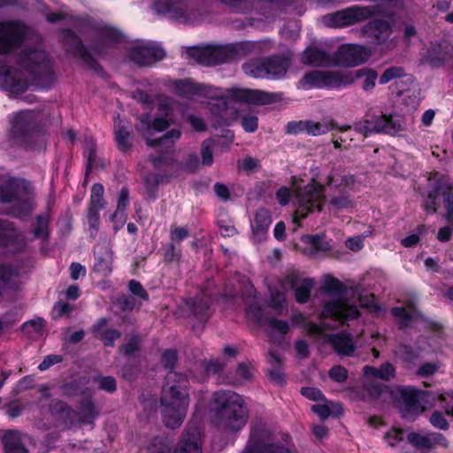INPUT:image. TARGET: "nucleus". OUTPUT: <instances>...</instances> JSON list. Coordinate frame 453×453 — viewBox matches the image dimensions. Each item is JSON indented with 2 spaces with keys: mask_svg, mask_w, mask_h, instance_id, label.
<instances>
[{
  "mask_svg": "<svg viewBox=\"0 0 453 453\" xmlns=\"http://www.w3.org/2000/svg\"><path fill=\"white\" fill-rule=\"evenodd\" d=\"M17 64L30 77V81L22 72L0 62V88L13 95L24 94L30 86L36 90H48L55 81L53 64L44 50L25 48L17 56Z\"/></svg>",
  "mask_w": 453,
  "mask_h": 453,
  "instance_id": "obj_1",
  "label": "nucleus"
},
{
  "mask_svg": "<svg viewBox=\"0 0 453 453\" xmlns=\"http://www.w3.org/2000/svg\"><path fill=\"white\" fill-rule=\"evenodd\" d=\"M178 353L167 349L161 355V364L168 370L162 389L160 403L165 426L175 429L181 426L189 404V380L182 372L174 371Z\"/></svg>",
  "mask_w": 453,
  "mask_h": 453,
  "instance_id": "obj_2",
  "label": "nucleus"
},
{
  "mask_svg": "<svg viewBox=\"0 0 453 453\" xmlns=\"http://www.w3.org/2000/svg\"><path fill=\"white\" fill-rule=\"evenodd\" d=\"M211 411L220 427L231 432L242 430L249 419V409L243 397L231 390L213 393Z\"/></svg>",
  "mask_w": 453,
  "mask_h": 453,
  "instance_id": "obj_3",
  "label": "nucleus"
},
{
  "mask_svg": "<svg viewBox=\"0 0 453 453\" xmlns=\"http://www.w3.org/2000/svg\"><path fill=\"white\" fill-rule=\"evenodd\" d=\"M259 47V42L243 41L225 45L191 47L188 50V55L203 65L215 66L237 60L257 51Z\"/></svg>",
  "mask_w": 453,
  "mask_h": 453,
  "instance_id": "obj_4",
  "label": "nucleus"
},
{
  "mask_svg": "<svg viewBox=\"0 0 453 453\" xmlns=\"http://www.w3.org/2000/svg\"><path fill=\"white\" fill-rule=\"evenodd\" d=\"M75 23L81 28L94 32L95 39L90 48L99 58H105L110 49L126 42V35L119 28L98 22L90 16L77 17Z\"/></svg>",
  "mask_w": 453,
  "mask_h": 453,
  "instance_id": "obj_5",
  "label": "nucleus"
},
{
  "mask_svg": "<svg viewBox=\"0 0 453 453\" xmlns=\"http://www.w3.org/2000/svg\"><path fill=\"white\" fill-rule=\"evenodd\" d=\"M153 10L178 24L198 23L204 16L199 0H154Z\"/></svg>",
  "mask_w": 453,
  "mask_h": 453,
  "instance_id": "obj_6",
  "label": "nucleus"
},
{
  "mask_svg": "<svg viewBox=\"0 0 453 453\" xmlns=\"http://www.w3.org/2000/svg\"><path fill=\"white\" fill-rule=\"evenodd\" d=\"M43 134V126L38 114L33 111H19L11 120V138L26 150H32L37 140Z\"/></svg>",
  "mask_w": 453,
  "mask_h": 453,
  "instance_id": "obj_7",
  "label": "nucleus"
},
{
  "mask_svg": "<svg viewBox=\"0 0 453 453\" xmlns=\"http://www.w3.org/2000/svg\"><path fill=\"white\" fill-rule=\"evenodd\" d=\"M292 64L291 58L285 55H272L265 58L250 59L242 65L245 74L266 80L283 79Z\"/></svg>",
  "mask_w": 453,
  "mask_h": 453,
  "instance_id": "obj_8",
  "label": "nucleus"
},
{
  "mask_svg": "<svg viewBox=\"0 0 453 453\" xmlns=\"http://www.w3.org/2000/svg\"><path fill=\"white\" fill-rule=\"evenodd\" d=\"M326 187L314 179L296 190V209L294 222L304 219L314 211H321L326 200Z\"/></svg>",
  "mask_w": 453,
  "mask_h": 453,
  "instance_id": "obj_9",
  "label": "nucleus"
},
{
  "mask_svg": "<svg viewBox=\"0 0 453 453\" xmlns=\"http://www.w3.org/2000/svg\"><path fill=\"white\" fill-rule=\"evenodd\" d=\"M273 437V431L264 422L252 423L248 441L242 453H294L284 443L274 441Z\"/></svg>",
  "mask_w": 453,
  "mask_h": 453,
  "instance_id": "obj_10",
  "label": "nucleus"
},
{
  "mask_svg": "<svg viewBox=\"0 0 453 453\" xmlns=\"http://www.w3.org/2000/svg\"><path fill=\"white\" fill-rule=\"evenodd\" d=\"M385 14V9L380 4L369 6L356 4L337 11L328 15L327 18L331 27H344L372 19V17H381Z\"/></svg>",
  "mask_w": 453,
  "mask_h": 453,
  "instance_id": "obj_11",
  "label": "nucleus"
},
{
  "mask_svg": "<svg viewBox=\"0 0 453 453\" xmlns=\"http://www.w3.org/2000/svg\"><path fill=\"white\" fill-rule=\"evenodd\" d=\"M61 35L65 50L69 56L81 59L84 65L88 69L93 70L98 76L102 78L107 76L104 68L98 63L89 49L72 28L62 29Z\"/></svg>",
  "mask_w": 453,
  "mask_h": 453,
  "instance_id": "obj_12",
  "label": "nucleus"
},
{
  "mask_svg": "<svg viewBox=\"0 0 453 453\" xmlns=\"http://www.w3.org/2000/svg\"><path fill=\"white\" fill-rule=\"evenodd\" d=\"M27 26L19 19L0 21V55L19 49L27 36Z\"/></svg>",
  "mask_w": 453,
  "mask_h": 453,
  "instance_id": "obj_13",
  "label": "nucleus"
},
{
  "mask_svg": "<svg viewBox=\"0 0 453 453\" xmlns=\"http://www.w3.org/2000/svg\"><path fill=\"white\" fill-rule=\"evenodd\" d=\"M426 395L422 389L412 386H407L399 389L400 401L398 410L404 419L415 420L424 411L421 400Z\"/></svg>",
  "mask_w": 453,
  "mask_h": 453,
  "instance_id": "obj_14",
  "label": "nucleus"
},
{
  "mask_svg": "<svg viewBox=\"0 0 453 453\" xmlns=\"http://www.w3.org/2000/svg\"><path fill=\"white\" fill-rule=\"evenodd\" d=\"M371 50L364 45L346 43L333 54V63L345 67H355L366 62Z\"/></svg>",
  "mask_w": 453,
  "mask_h": 453,
  "instance_id": "obj_15",
  "label": "nucleus"
},
{
  "mask_svg": "<svg viewBox=\"0 0 453 453\" xmlns=\"http://www.w3.org/2000/svg\"><path fill=\"white\" fill-rule=\"evenodd\" d=\"M229 97L234 102L254 105H267L282 99V93L266 92L260 89L233 88L228 91Z\"/></svg>",
  "mask_w": 453,
  "mask_h": 453,
  "instance_id": "obj_16",
  "label": "nucleus"
},
{
  "mask_svg": "<svg viewBox=\"0 0 453 453\" xmlns=\"http://www.w3.org/2000/svg\"><path fill=\"white\" fill-rule=\"evenodd\" d=\"M129 60L138 66H150L165 57V51L157 44L148 43L132 47L127 55Z\"/></svg>",
  "mask_w": 453,
  "mask_h": 453,
  "instance_id": "obj_17",
  "label": "nucleus"
},
{
  "mask_svg": "<svg viewBox=\"0 0 453 453\" xmlns=\"http://www.w3.org/2000/svg\"><path fill=\"white\" fill-rule=\"evenodd\" d=\"M283 288L294 291L296 303L304 304L309 302L311 296V289L314 287V280L311 278L302 279L296 272H291L285 275L281 281Z\"/></svg>",
  "mask_w": 453,
  "mask_h": 453,
  "instance_id": "obj_18",
  "label": "nucleus"
},
{
  "mask_svg": "<svg viewBox=\"0 0 453 453\" xmlns=\"http://www.w3.org/2000/svg\"><path fill=\"white\" fill-rule=\"evenodd\" d=\"M407 441L415 449L421 450H431L435 447L443 449L449 447V441L444 434L433 431H428L425 434L410 432L407 435Z\"/></svg>",
  "mask_w": 453,
  "mask_h": 453,
  "instance_id": "obj_19",
  "label": "nucleus"
},
{
  "mask_svg": "<svg viewBox=\"0 0 453 453\" xmlns=\"http://www.w3.org/2000/svg\"><path fill=\"white\" fill-rule=\"evenodd\" d=\"M373 129L376 134L396 135L405 128L403 117L396 113L372 114Z\"/></svg>",
  "mask_w": 453,
  "mask_h": 453,
  "instance_id": "obj_20",
  "label": "nucleus"
},
{
  "mask_svg": "<svg viewBox=\"0 0 453 453\" xmlns=\"http://www.w3.org/2000/svg\"><path fill=\"white\" fill-rule=\"evenodd\" d=\"M173 453H202V434L197 426L185 428Z\"/></svg>",
  "mask_w": 453,
  "mask_h": 453,
  "instance_id": "obj_21",
  "label": "nucleus"
},
{
  "mask_svg": "<svg viewBox=\"0 0 453 453\" xmlns=\"http://www.w3.org/2000/svg\"><path fill=\"white\" fill-rule=\"evenodd\" d=\"M29 191V181L23 178H12L0 187V201L4 203H11L18 198L27 196Z\"/></svg>",
  "mask_w": 453,
  "mask_h": 453,
  "instance_id": "obj_22",
  "label": "nucleus"
},
{
  "mask_svg": "<svg viewBox=\"0 0 453 453\" xmlns=\"http://www.w3.org/2000/svg\"><path fill=\"white\" fill-rule=\"evenodd\" d=\"M363 27L362 33L369 38H372L378 44L385 43L392 34V22L372 17Z\"/></svg>",
  "mask_w": 453,
  "mask_h": 453,
  "instance_id": "obj_23",
  "label": "nucleus"
},
{
  "mask_svg": "<svg viewBox=\"0 0 453 453\" xmlns=\"http://www.w3.org/2000/svg\"><path fill=\"white\" fill-rule=\"evenodd\" d=\"M27 246V237L19 230L9 227L0 219V247L12 248L15 252H22Z\"/></svg>",
  "mask_w": 453,
  "mask_h": 453,
  "instance_id": "obj_24",
  "label": "nucleus"
},
{
  "mask_svg": "<svg viewBox=\"0 0 453 453\" xmlns=\"http://www.w3.org/2000/svg\"><path fill=\"white\" fill-rule=\"evenodd\" d=\"M345 178L335 173H330L326 178V186L330 188H340V195L331 197L329 206L333 209L343 210L352 208L354 203L345 192Z\"/></svg>",
  "mask_w": 453,
  "mask_h": 453,
  "instance_id": "obj_25",
  "label": "nucleus"
},
{
  "mask_svg": "<svg viewBox=\"0 0 453 453\" xmlns=\"http://www.w3.org/2000/svg\"><path fill=\"white\" fill-rule=\"evenodd\" d=\"M354 82L350 73L339 71H319V83L320 88H346Z\"/></svg>",
  "mask_w": 453,
  "mask_h": 453,
  "instance_id": "obj_26",
  "label": "nucleus"
},
{
  "mask_svg": "<svg viewBox=\"0 0 453 453\" xmlns=\"http://www.w3.org/2000/svg\"><path fill=\"white\" fill-rule=\"evenodd\" d=\"M175 93L184 98L193 96H206L211 87L203 83L196 82L191 79L176 80L173 82Z\"/></svg>",
  "mask_w": 453,
  "mask_h": 453,
  "instance_id": "obj_27",
  "label": "nucleus"
},
{
  "mask_svg": "<svg viewBox=\"0 0 453 453\" xmlns=\"http://www.w3.org/2000/svg\"><path fill=\"white\" fill-rule=\"evenodd\" d=\"M301 61L306 65L322 67L333 63V56L331 57L324 50L310 46L303 52Z\"/></svg>",
  "mask_w": 453,
  "mask_h": 453,
  "instance_id": "obj_28",
  "label": "nucleus"
},
{
  "mask_svg": "<svg viewBox=\"0 0 453 453\" xmlns=\"http://www.w3.org/2000/svg\"><path fill=\"white\" fill-rule=\"evenodd\" d=\"M329 343L339 356L351 357L356 350V345L349 334L338 333L329 337Z\"/></svg>",
  "mask_w": 453,
  "mask_h": 453,
  "instance_id": "obj_29",
  "label": "nucleus"
},
{
  "mask_svg": "<svg viewBox=\"0 0 453 453\" xmlns=\"http://www.w3.org/2000/svg\"><path fill=\"white\" fill-rule=\"evenodd\" d=\"M268 363L271 368L267 370V376L273 384L283 387L286 384V376L283 372V361L273 350L268 353Z\"/></svg>",
  "mask_w": 453,
  "mask_h": 453,
  "instance_id": "obj_30",
  "label": "nucleus"
},
{
  "mask_svg": "<svg viewBox=\"0 0 453 453\" xmlns=\"http://www.w3.org/2000/svg\"><path fill=\"white\" fill-rule=\"evenodd\" d=\"M159 154L157 156H150L149 161L156 169L163 166H177L180 167L181 163L178 161L175 149L163 147L158 148Z\"/></svg>",
  "mask_w": 453,
  "mask_h": 453,
  "instance_id": "obj_31",
  "label": "nucleus"
},
{
  "mask_svg": "<svg viewBox=\"0 0 453 453\" xmlns=\"http://www.w3.org/2000/svg\"><path fill=\"white\" fill-rule=\"evenodd\" d=\"M192 316L200 323L205 324L210 318V302L203 296H196L187 301Z\"/></svg>",
  "mask_w": 453,
  "mask_h": 453,
  "instance_id": "obj_32",
  "label": "nucleus"
},
{
  "mask_svg": "<svg viewBox=\"0 0 453 453\" xmlns=\"http://www.w3.org/2000/svg\"><path fill=\"white\" fill-rule=\"evenodd\" d=\"M50 216L49 212L35 216L34 226L31 230L35 239L40 240L42 244L49 242L50 238Z\"/></svg>",
  "mask_w": 453,
  "mask_h": 453,
  "instance_id": "obj_33",
  "label": "nucleus"
},
{
  "mask_svg": "<svg viewBox=\"0 0 453 453\" xmlns=\"http://www.w3.org/2000/svg\"><path fill=\"white\" fill-rule=\"evenodd\" d=\"M272 224L270 211L265 208L258 209L254 217V222L251 225L254 235L262 237L267 234L269 226Z\"/></svg>",
  "mask_w": 453,
  "mask_h": 453,
  "instance_id": "obj_34",
  "label": "nucleus"
},
{
  "mask_svg": "<svg viewBox=\"0 0 453 453\" xmlns=\"http://www.w3.org/2000/svg\"><path fill=\"white\" fill-rule=\"evenodd\" d=\"M133 134L130 132L125 126H115L114 127V140L117 145L118 150L123 153L127 154L131 151L134 142H133Z\"/></svg>",
  "mask_w": 453,
  "mask_h": 453,
  "instance_id": "obj_35",
  "label": "nucleus"
},
{
  "mask_svg": "<svg viewBox=\"0 0 453 453\" xmlns=\"http://www.w3.org/2000/svg\"><path fill=\"white\" fill-rule=\"evenodd\" d=\"M180 137L181 131L178 128H173L159 138L146 139V144L151 148L167 147L175 149V143Z\"/></svg>",
  "mask_w": 453,
  "mask_h": 453,
  "instance_id": "obj_36",
  "label": "nucleus"
},
{
  "mask_svg": "<svg viewBox=\"0 0 453 453\" xmlns=\"http://www.w3.org/2000/svg\"><path fill=\"white\" fill-rule=\"evenodd\" d=\"M129 205V190L127 187H122L118 196L117 208L111 216V220L119 223V227L123 226L127 220V208Z\"/></svg>",
  "mask_w": 453,
  "mask_h": 453,
  "instance_id": "obj_37",
  "label": "nucleus"
},
{
  "mask_svg": "<svg viewBox=\"0 0 453 453\" xmlns=\"http://www.w3.org/2000/svg\"><path fill=\"white\" fill-rule=\"evenodd\" d=\"M171 177L166 173H150L144 176L143 178V185L146 191V196L150 199H156L157 192H158V186L161 182L164 181L165 179Z\"/></svg>",
  "mask_w": 453,
  "mask_h": 453,
  "instance_id": "obj_38",
  "label": "nucleus"
},
{
  "mask_svg": "<svg viewBox=\"0 0 453 453\" xmlns=\"http://www.w3.org/2000/svg\"><path fill=\"white\" fill-rule=\"evenodd\" d=\"M372 120H373V116L368 113L363 120L356 121L351 126L359 143L370 137L372 134H376L373 129V121Z\"/></svg>",
  "mask_w": 453,
  "mask_h": 453,
  "instance_id": "obj_39",
  "label": "nucleus"
},
{
  "mask_svg": "<svg viewBox=\"0 0 453 453\" xmlns=\"http://www.w3.org/2000/svg\"><path fill=\"white\" fill-rule=\"evenodd\" d=\"M387 388L388 386L385 385L368 383L364 386L362 390L353 388L352 391L359 400L365 401L366 398H368L371 401H376L381 396Z\"/></svg>",
  "mask_w": 453,
  "mask_h": 453,
  "instance_id": "obj_40",
  "label": "nucleus"
},
{
  "mask_svg": "<svg viewBox=\"0 0 453 453\" xmlns=\"http://www.w3.org/2000/svg\"><path fill=\"white\" fill-rule=\"evenodd\" d=\"M344 298L327 301L324 303L321 315L323 318L342 321Z\"/></svg>",
  "mask_w": 453,
  "mask_h": 453,
  "instance_id": "obj_41",
  "label": "nucleus"
},
{
  "mask_svg": "<svg viewBox=\"0 0 453 453\" xmlns=\"http://www.w3.org/2000/svg\"><path fill=\"white\" fill-rule=\"evenodd\" d=\"M396 354L400 359L408 365H414L421 357L420 349L407 343H400L396 347Z\"/></svg>",
  "mask_w": 453,
  "mask_h": 453,
  "instance_id": "obj_42",
  "label": "nucleus"
},
{
  "mask_svg": "<svg viewBox=\"0 0 453 453\" xmlns=\"http://www.w3.org/2000/svg\"><path fill=\"white\" fill-rule=\"evenodd\" d=\"M4 453H27L20 439L13 431H7L3 437Z\"/></svg>",
  "mask_w": 453,
  "mask_h": 453,
  "instance_id": "obj_43",
  "label": "nucleus"
},
{
  "mask_svg": "<svg viewBox=\"0 0 453 453\" xmlns=\"http://www.w3.org/2000/svg\"><path fill=\"white\" fill-rule=\"evenodd\" d=\"M12 203H13L10 208V214L14 218L21 219L27 217L33 211L32 201L28 197V195L18 198V200H14Z\"/></svg>",
  "mask_w": 453,
  "mask_h": 453,
  "instance_id": "obj_44",
  "label": "nucleus"
},
{
  "mask_svg": "<svg viewBox=\"0 0 453 453\" xmlns=\"http://www.w3.org/2000/svg\"><path fill=\"white\" fill-rule=\"evenodd\" d=\"M79 410L81 419L85 423H90L99 416V412L91 396L80 401Z\"/></svg>",
  "mask_w": 453,
  "mask_h": 453,
  "instance_id": "obj_45",
  "label": "nucleus"
},
{
  "mask_svg": "<svg viewBox=\"0 0 453 453\" xmlns=\"http://www.w3.org/2000/svg\"><path fill=\"white\" fill-rule=\"evenodd\" d=\"M140 362L139 360L134 361L128 358L127 361L119 368L120 376L127 381H134L140 373Z\"/></svg>",
  "mask_w": 453,
  "mask_h": 453,
  "instance_id": "obj_46",
  "label": "nucleus"
},
{
  "mask_svg": "<svg viewBox=\"0 0 453 453\" xmlns=\"http://www.w3.org/2000/svg\"><path fill=\"white\" fill-rule=\"evenodd\" d=\"M338 130L339 139L342 142H343V147L345 149H350L352 147H357L359 145V142H357V137L354 134L352 130V127L350 125H344L339 127L335 129Z\"/></svg>",
  "mask_w": 453,
  "mask_h": 453,
  "instance_id": "obj_47",
  "label": "nucleus"
},
{
  "mask_svg": "<svg viewBox=\"0 0 453 453\" xmlns=\"http://www.w3.org/2000/svg\"><path fill=\"white\" fill-rule=\"evenodd\" d=\"M426 60L433 66H439L444 64L447 59V52L443 50L441 45H432L426 52Z\"/></svg>",
  "mask_w": 453,
  "mask_h": 453,
  "instance_id": "obj_48",
  "label": "nucleus"
},
{
  "mask_svg": "<svg viewBox=\"0 0 453 453\" xmlns=\"http://www.w3.org/2000/svg\"><path fill=\"white\" fill-rule=\"evenodd\" d=\"M357 78H364L362 88L365 91H371L375 87L378 73L375 70L365 67L357 71Z\"/></svg>",
  "mask_w": 453,
  "mask_h": 453,
  "instance_id": "obj_49",
  "label": "nucleus"
},
{
  "mask_svg": "<svg viewBox=\"0 0 453 453\" xmlns=\"http://www.w3.org/2000/svg\"><path fill=\"white\" fill-rule=\"evenodd\" d=\"M142 347L141 337L138 334L132 335L127 342L119 346V351L121 355L131 357L135 352H138Z\"/></svg>",
  "mask_w": 453,
  "mask_h": 453,
  "instance_id": "obj_50",
  "label": "nucleus"
},
{
  "mask_svg": "<svg viewBox=\"0 0 453 453\" xmlns=\"http://www.w3.org/2000/svg\"><path fill=\"white\" fill-rule=\"evenodd\" d=\"M360 307L370 313L378 314L382 311L381 305L378 303L374 294L360 295L358 296Z\"/></svg>",
  "mask_w": 453,
  "mask_h": 453,
  "instance_id": "obj_51",
  "label": "nucleus"
},
{
  "mask_svg": "<svg viewBox=\"0 0 453 453\" xmlns=\"http://www.w3.org/2000/svg\"><path fill=\"white\" fill-rule=\"evenodd\" d=\"M303 240L316 251H328L331 249L329 242L326 240L324 235L307 234L303 237Z\"/></svg>",
  "mask_w": 453,
  "mask_h": 453,
  "instance_id": "obj_52",
  "label": "nucleus"
},
{
  "mask_svg": "<svg viewBox=\"0 0 453 453\" xmlns=\"http://www.w3.org/2000/svg\"><path fill=\"white\" fill-rule=\"evenodd\" d=\"M104 188L101 183H95L91 188L89 206L104 208L105 201L104 199Z\"/></svg>",
  "mask_w": 453,
  "mask_h": 453,
  "instance_id": "obj_53",
  "label": "nucleus"
},
{
  "mask_svg": "<svg viewBox=\"0 0 453 453\" xmlns=\"http://www.w3.org/2000/svg\"><path fill=\"white\" fill-rule=\"evenodd\" d=\"M298 88H302L306 90L313 88H320V84L319 83V70L305 73L298 81Z\"/></svg>",
  "mask_w": 453,
  "mask_h": 453,
  "instance_id": "obj_54",
  "label": "nucleus"
},
{
  "mask_svg": "<svg viewBox=\"0 0 453 453\" xmlns=\"http://www.w3.org/2000/svg\"><path fill=\"white\" fill-rule=\"evenodd\" d=\"M441 197L446 208V219L453 220V188L450 186H442Z\"/></svg>",
  "mask_w": 453,
  "mask_h": 453,
  "instance_id": "obj_55",
  "label": "nucleus"
},
{
  "mask_svg": "<svg viewBox=\"0 0 453 453\" xmlns=\"http://www.w3.org/2000/svg\"><path fill=\"white\" fill-rule=\"evenodd\" d=\"M322 288L325 293L330 295L342 294L345 290L344 285L337 278L331 275L326 278Z\"/></svg>",
  "mask_w": 453,
  "mask_h": 453,
  "instance_id": "obj_56",
  "label": "nucleus"
},
{
  "mask_svg": "<svg viewBox=\"0 0 453 453\" xmlns=\"http://www.w3.org/2000/svg\"><path fill=\"white\" fill-rule=\"evenodd\" d=\"M214 142L211 138L206 139L201 145L202 165L211 166L213 164Z\"/></svg>",
  "mask_w": 453,
  "mask_h": 453,
  "instance_id": "obj_57",
  "label": "nucleus"
},
{
  "mask_svg": "<svg viewBox=\"0 0 453 453\" xmlns=\"http://www.w3.org/2000/svg\"><path fill=\"white\" fill-rule=\"evenodd\" d=\"M84 154L87 157L85 173L86 176H88L91 173L96 158V144L93 140H90L86 143Z\"/></svg>",
  "mask_w": 453,
  "mask_h": 453,
  "instance_id": "obj_58",
  "label": "nucleus"
},
{
  "mask_svg": "<svg viewBox=\"0 0 453 453\" xmlns=\"http://www.w3.org/2000/svg\"><path fill=\"white\" fill-rule=\"evenodd\" d=\"M406 76L404 68L401 66H391L387 68L380 75L379 82L385 85L395 78Z\"/></svg>",
  "mask_w": 453,
  "mask_h": 453,
  "instance_id": "obj_59",
  "label": "nucleus"
},
{
  "mask_svg": "<svg viewBox=\"0 0 453 453\" xmlns=\"http://www.w3.org/2000/svg\"><path fill=\"white\" fill-rule=\"evenodd\" d=\"M213 140L214 145L219 146L223 150H227L234 140V133L230 129H223L221 134L216 135Z\"/></svg>",
  "mask_w": 453,
  "mask_h": 453,
  "instance_id": "obj_60",
  "label": "nucleus"
},
{
  "mask_svg": "<svg viewBox=\"0 0 453 453\" xmlns=\"http://www.w3.org/2000/svg\"><path fill=\"white\" fill-rule=\"evenodd\" d=\"M442 186H436L433 191H430L427 200L425 203V210L428 213H435L437 211L438 203L437 198L441 196Z\"/></svg>",
  "mask_w": 453,
  "mask_h": 453,
  "instance_id": "obj_61",
  "label": "nucleus"
},
{
  "mask_svg": "<svg viewBox=\"0 0 453 453\" xmlns=\"http://www.w3.org/2000/svg\"><path fill=\"white\" fill-rule=\"evenodd\" d=\"M181 258V250L173 242H169L165 246L164 261L166 264L179 263Z\"/></svg>",
  "mask_w": 453,
  "mask_h": 453,
  "instance_id": "obj_62",
  "label": "nucleus"
},
{
  "mask_svg": "<svg viewBox=\"0 0 453 453\" xmlns=\"http://www.w3.org/2000/svg\"><path fill=\"white\" fill-rule=\"evenodd\" d=\"M94 272L100 275L106 277L111 273V261L103 256H97L95 257Z\"/></svg>",
  "mask_w": 453,
  "mask_h": 453,
  "instance_id": "obj_63",
  "label": "nucleus"
},
{
  "mask_svg": "<svg viewBox=\"0 0 453 453\" xmlns=\"http://www.w3.org/2000/svg\"><path fill=\"white\" fill-rule=\"evenodd\" d=\"M240 123L247 133H254L258 128V118L255 114L246 113L241 116Z\"/></svg>",
  "mask_w": 453,
  "mask_h": 453,
  "instance_id": "obj_64",
  "label": "nucleus"
}]
</instances>
